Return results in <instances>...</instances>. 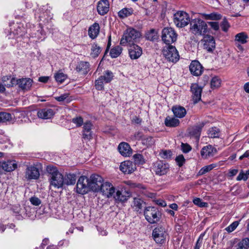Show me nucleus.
Returning a JSON list of instances; mask_svg holds the SVG:
<instances>
[{
    "mask_svg": "<svg viewBox=\"0 0 249 249\" xmlns=\"http://www.w3.org/2000/svg\"><path fill=\"white\" fill-rule=\"evenodd\" d=\"M145 38L149 41H156L159 38L158 32L155 29H152L146 33Z\"/></svg>",
    "mask_w": 249,
    "mask_h": 249,
    "instance_id": "obj_33",
    "label": "nucleus"
},
{
    "mask_svg": "<svg viewBox=\"0 0 249 249\" xmlns=\"http://www.w3.org/2000/svg\"><path fill=\"white\" fill-rule=\"evenodd\" d=\"M100 27L98 23H95L92 25L89 29L88 34L89 36L92 38H95L99 34Z\"/></svg>",
    "mask_w": 249,
    "mask_h": 249,
    "instance_id": "obj_30",
    "label": "nucleus"
},
{
    "mask_svg": "<svg viewBox=\"0 0 249 249\" xmlns=\"http://www.w3.org/2000/svg\"><path fill=\"white\" fill-rule=\"evenodd\" d=\"M133 12V10L132 8H124L118 12V16L121 18H124L131 15Z\"/></svg>",
    "mask_w": 249,
    "mask_h": 249,
    "instance_id": "obj_38",
    "label": "nucleus"
},
{
    "mask_svg": "<svg viewBox=\"0 0 249 249\" xmlns=\"http://www.w3.org/2000/svg\"><path fill=\"white\" fill-rule=\"evenodd\" d=\"M46 171L50 175V177L55 176L56 173H59L57 168L52 165L47 166L46 168Z\"/></svg>",
    "mask_w": 249,
    "mask_h": 249,
    "instance_id": "obj_47",
    "label": "nucleus"
},
{
    "mask_svg": "<svg viewBox=\"0 0 249 249\" xmlns=\"http://www.w3.org/2000/svg\"><path fill=\"white\" fill-rule=\"evenodd\" d=\"M201 41L203 43L204 49L208 52H212L214 50L215 42L213 36L209 35H205Z\"/></svg>",
    "mask_w": 249,
    "mask_h": 249,
    "instance_id": "obj_12",
    "label": "nucleus"
},
{
    "mask_svg": "<svg viewBox=\"0 0 249 249\" xmlns=\"http://www.w3.org/2000/svg\"><path fill=\"white\" fill-rule=\"evenodd\" d=\"M202 242V236L201 235L196 243L194 249H199Z\"/></svg>",
    "mask_w": 249,
    "mask_h": 249,
    "instance_id": "obj_63",
    "label": "nucleus"
},
{
    "mask_svg": "<svg viewBox=\"0 0 249 249\" xmlns=\"http://www.w3.org/2000/svg\"><path fill=\"white\" fill-rule=\"evenodd\" d=\"M116 190V189L111 183L106 182L103 183L99 191L102 193L103 195L107 198H110L113 197Z\"/></svg>",
    "mask_w": 249,
    "mask_h": 249,
    "instance_id": "obj_14",
    "label": "nucleus"
},
{
    "mask_svg": "<svg viewBox=\"0 0 249 249\" xmlns=\"http://www.w3.org/2000/svg\"><path fill=\"white\" fill-rule=\"evenodd\" d=\"M210 27L215 31H218L219 29V25L217 22L210 21L208 22Z\"/></svg>",
    "mask_w": 249,
    "mask_h": 249,
    "instance_id": "obj_59",
    "label": "nucleus"
},
{
    "mask_svg": "<svg viewBox=\"0 0 249 249\" xmlns=\"http://www.w3.org/2000/svg\"><path fill=\"white\" fill-rule=\"evenodd\" d=\"M239 223L238 221H234L230 225L226 228V230L229 232H231L233 231L238 226Z\"/></svg>",
    "mask_w": 249,
    "mask_h": 249,
    "instance_id": "obj_52",
    "label": "nucleus"
},
{
    "mask_svg": "<svg viewBox=\"0 0 249 249\" xmlns=\"http://www.w3.org/2000/svg\"><path fill=\"white\" fill-rule=\"evenodd\" d=\"M191 73L195 76H199L202 74L203 67L197 60L193 61L189 66Z\"/></svg>",
    "mask_w": 249,
    "mask_h": 249,
    "instance_id": "obj_22",
    "label": "nucleus"
},
{
    "mask_svg": "<svg viewBox=\"0 0 249 249\" xmlns=\"http://www.w3.org/2000/svg\"><path fill=\"white\" fill-rule=\"evenodd\" d=\"M133 159L135 164H142L144 163V160L142 155L139 154H135L133 156Z\"/></svg>",
    "mask_w": 249,
    "mask_h": 249,
    "instance_id": "obj_45",
    "label": "nucleus"
},
{
    "mask_svg": "<svg viewBox=\"0 0 249 249\" xmlns=\"http://www.w3.org/2000/svg\"><path fill=\"white\" fill-rule=\"evenodd\" d=\"M0 167L6 172H11L17 168V164L15 160H7L1 163Z\"/></svg>",
    "mask_w": 249,
    "mask_h": 249,
    "instance_id": "obj_27",
    "label": "nucleus"
},
{
    "mask_svg": "<svg viewBox=\"0 0 249 249\" xmlns=\"http://www.w3.org/2000/svg\"><path fill=\"white\" fill-rule=\"evenodd\" d=\"M109 4L107 0H101L98 2L97 9L101 15H104L109 11Z\"/></svg>",
    "mask_w": 249,
    "mask_h": 249,
    "instance_id": "obj_24",
    "label": "nucleus"
},
{
    "mask_svg": "<svg viewBox=\"0 0 249 249\" xmlns=\"http://www.w3.org/2000/svg\"><path fill=\"white\" fill-rule=\"evenodd\" d=\"M76 176L74 174H68L64 178V185H70L75 184L76 182Z\"/></svg>",
    "mask_w": 249,
    "mask_h": 249,
    "instance_id": "obj_37",
    "label": "nucleus"
},
{
    "mask_svg": "<svg viewBox=\"0 0 249 249\" xmlns=\"http://www.w3.org/2000/svg\"><path fill=\"white\" fill-rule=\"evenodd\" d=\"M129 56L131 59H137L142 54V48L136 44L128 45Z\"/></svg>",
    "mask_w": 249,
    "mask_h": 249,
    "instance_id": "obj_15",
    "label": "nucleus"
},
{
    "mask_svg": "<svg viewBox=\"0 0 249 249\" xmlns=\"http://www.w3.org/2000/svg\"><path fill=\"white\" fill-rule=\"evenodd\" d=\"M248 178V177L245 174V173L241 171L238 176L236 178V180L238 181H240L241 180H244L245 181L247 180Z\"/></svg>",
    "mask_w": 249,
    "mask_h": 249,
    "instance_id": "obj_57",
    "label": "nucleus"
},
{
    "mask_svg": "<svg viewBox=\"0 0 249 249\" xmlns=\"http://www.w3.org/2000/svg\"><path fill=\"white\" fill-rule=\"evenodd\" d=\"M219 129L217 127H212L209 130V137L212 138L219 137Z\"/></svg>",
    "mask_w": 249,
    "mask_h": 249,
    "instance_id": "obj_43",
    "label": "nucleus"
},
{
    "mask_svg": "<svg viewBox=\"0 0 249 249\" xmlns=\"http://www.w3.org/2000/svg\"><path fill=\"white\" fill-rule=\"evenodd\" d=\"M14 213L18 215H22L24 212V208H22L19 205L14 206L13 208Z\"/></svg>",
    "mask_w": 249,
    "mask_h": 249,
    "instance_id": "obj_49",
    "label": "nucleus"
},
{
    "mask_svg": "<svg viewBox=\"0 0 249 249\" xmlns=\"http://www.w3.org/2000/svg\"><path fill=\"white\" fill-rule=\"evenodd\" d=\"M162 53L165 58L170 62H177L179 59L178 53L176 47L173 46H168L163 48Z\"/></svg>",
    "mask_w": 249,
    "mask_h": 249,
    "instance_id": "obj_6",
    "label": "nucleus"
},
{
    "mask_svg": "<svg viewBox=\"0 0 249 249\" xmlns=\"http://www.w3.org/2000/svg\"><path fill=\"white\" fill-rule=\"evenodd\" d=\"M72 122L75 124L77 127H79L83 124V119L80 116L76 117L72 119Z\"/></svg>",
    "mask_w": 249,
    "mask_h": 249,
    "instance_id": "obj_51",
    "label": "nucleus"
},
{
    "mask_svg": "<svg viewBox=\"0 0 249 249\" xmlns=\"http://www.w3.org/2000/svg\"><path fill=\"white\" fill-rule=\"evenodd\" d=\"M202 17L206 20H217L222 18V16L217 13H211L210 14H202Z\"/></svg>",
    "mask_w": 249,
    "mask_h": 249,
    "instance_id": "obj_34",
    "label": "nucleus"
},
{
    "mask_svg": "<svg viewBox=\"0 0 249 249\" xmlns=\"http://www.w3.org/2000/svg\"><path fill=\"white\" fill-rule=\"evenodd\" d=\"M181 149L184 153H188L191 150V147L188 144L182 143Z\"/></svg>",
    "mask_w": 249,
    "mask_h": 249,
    "instance_id": "obj_62",
    "label": "nucleus"
},
{
    "mask_svg": "<svg viewBox=\"0 0 249 249\" xmlns=\"http://www.w3.org/2000/svg\"><path fill=\"white\" fill-rule=\"evenodd\" d=\"M236 249H248L249 248V238H244L237 245Z\"/></svg>",
    "mask_w": 249,
    "mask_h": 249,
    "instance_id": "obj_40",
    "label": "nucleus"
},
{
    "mask_svg": "<svg viewBox=\"0 0 249 249\" xmlns=\"http://www.w3.org/2000/svg\"><path fill=\"white\" fill-rule=\"evenodd\" d=\"M141 36V33L139 31L133 28H129L124 33L120 41V44L123 46H128L135 44Z\"/></svg>",
    "mask_w": 249,
    "mask_h": 249,
    "instance_id": "obj_2",
    "label": "nucleus"
},
{
    "mask_svg": "<svg viewBox=\"0 0 249 249\" xmlns=\"http://www.w3.org/2000/svg\"><path fill=\"white\" fill-rule=\"evenodd\" d=\"M171 151L170 150L167 151H163L160 153V156L164 159H167L168 158H170L171 156Z\"/></svg>",
    "mask_w": 249,
    "mask_h": 249,
    "instance_id": "obj_60",
    "label": "nucleus"
},
{
    "mask_svg": "<svg viewBox=\"0 0 249 249\" xmlns=\"http://www.w3.org/2000/svg\"><path fill=\"white\" fill-rule=\"evenodd\" d=\"M179 124L178 119L175 118L167 117L165 120V124L169 127H176Z\"/></svg>",
    "mask_w": 249,
    "mask_h": 249,
    "instance_id": "obj_35",
    "label": "nucleus"
},
{
    "mask_svg": "<svg viewBox=\"0 0 249 249\" xmlns=\"http://www.w3.org/2000/svg\"><path fill=\"white\" fill-rule=\"evenodd\" d=\"M12 115L7 112H0V123H4L11 121Z\"/></svg>",
    "mask_w": 249,
    "mask_h": 249,
    "instance_id": "obj_39",
    "label": "nucleus"
},
{
    "mask_svg": "<svg viewBox=\"0 0 249 249\" xmlns=\"http://www.w3.org/2000/svg\"><path fill=\"white\" fill-rule=\"evenodd\" d=\"M50 186L55 188H60L64 185V177L60 173H56L55 176L50 177Z\"/></svg>",
    "mask_w": 249,
    "mask_h": 249,
    "instance_id": "obj_16",
    "label": "nucleus"
},
{
    "mask_svg": "<svg viewBox=\"0 0 249 249\" xmlns=\"http://www.w3.org/2000/svg\"><path fill=\"white\" fill-rule=\"evenodd\" d=\"M102 49L96 43H93L91 45L90 55L92 57H96L101 52Z\"/></svg>",
    "mask_w": 249,
    "mask_h": 249,
    "instance_id": "obj_36",
    "label": "nucleus"
},
{
    "mask_svg": "<svg viewBox=\"0 0 249 249\" xmlns=\"http://www.w3.org/2000/svg\"><path fill=\"white\" fill-rule=\"evenodd\" d=\"M202 88L196 83H193L191 86V91L194 103L196 104L200 101Z\"/></svg>",
    "mask_w": 249,
    "mask_h": 249,
    "instance_id": "obj_17",
    "label": "nucleus"
},
{
    "mask_svg": "<svg viewBox=\"0 0 249 249\" xmlns=\"http://www.w3.org/2000/svg\"><path fill=\"white\" fill-rule=\"evenodd\" d=\"M55 112L51 108H44L37 111V115L41 119L46 120L51 119L54 115Z\"/></svg>",
    "mask_w": 249,
    "mask_h": 249,
    "instance_id": "obj_21",
    "label": "nucleus"
},
{
    "mask_svg": "<svg viewBox=\"0 0 249 249\" xmlns=\"http://www.w3.org/2000/svg\"><path fill=\"white\" fill-rule=\"evenodd\" d=\"M166 232L165 229L159 226L155 228L152 232V236L154 241L159 244H162L165 242Z\"/></svg>",
    "mask_w": 249,
    "mask_h": 249,
    "instance_id": "obj_9",
    "label": "nucleus"
},
{
    "mask_svg": "<svg viewBox=\"0 0 249 249\" xmlns=\"http://www.w3.org/2000/svg\"><path fill=\"white\" fill-rule=\"evenodd\" d=\"M76 70L83 74H86L89 71V64L88 62L81 61L76 66Z\"/></svg>",
    "mask_w": 249,
    "mask_h": 249,
    "instance_id": "obj_28",
    "label": "nucleus"
},
{
    "mask_svg": "<svg viewBox=\"0 0 249 249\" xmlns=\"http://www.w3.org/2000/svg\"><path fill=\"white\" fill-rule=\"evenodd\" d=\"M136 169L133 163L130 161H125L121 163L120 169L124 174H129L133 172Z\"/></svg>",
    "mask_w": 249,
    "mask_h": 249,
    "instance_id": "obj_23",
    "label": "nucleus"
},
{
    "mask_svg": "<svg viewBox=\"0 0 249 249\" xmlns=\"http://www.w3.org/2000/svg\"><path fill=\"white\" fill-rule=\"evenodd\" d=\"M77 192L81 194H85L90 191L89 178L85 176H81L76 185Z\"/></svg>",
    "mask_w": 249,
    "mask_h": 249,
    "instance_id": "obj_8",
    "label": "nucleus"
},
{
    "mask_svg": "<svg viewBox=\"0 0 249 249\" xmlns=\"http://www.w3.org/2000/svg\"><path fill=\"white\" fill-rule=\"evenodd\" d=\"M190 26V31L196 36H204L208 31L207 23L199 18L191 19Z\"/></svg>",
    "mask_w": 249,
    "mask_h": 249,
    "instance_id": "obj_1",
    "label": "nucleus"
},
{
    "mask_svg": "<svg viewBox=\"0 0 249 249\" xmlns=\"http://www.w3.org/2000/svg\"><path fill=\"white\" fill-rule=\"evenodd\" d=\"M144 214L146 220L151 224L157 223L160 220V217L159 209L155 207H146Z\"/></svg>",
    "mask_w": 249,
    "mask_h": 249,
    "instance_id": "obj_3",
    "label": "nucleus"
},
{
    "mask_svg": "<svg viewBox=\"0 0 249 249\" xmlns=\"http://www.w3.org/2000/svg\"><path fill=\"white\" fill-rule=\"evenodd\" d=\"M216 153V149L210 144L204 146L200 151L201 156L205 159H208L213 157Z\"/></svg>",
    "mask_w": 249,
    "mask_h": 249,
    "instance_id": "obj_20",
    "label": "nucleus"
},
{
    "mask_svg": "<svg viewBox=\"0 0 249 249\" xmlns=\"http://www.w3.org/2000/svg\"><path fill=\"white\" fill-rule=\"evenodd\" d=\"M18 79L14 77H11L10 79L9 83L4 84V86L7 87V88H10L16 85H18Z\"/></svg>",
    "mask_w": 249,
    "mask_h": 249,
    "instance_id": "obj_50",
    "label": "nucleus"
},
{
    "mask_svg": "<svg viewBox=\"0 0 249 249\" xmlns=\"http://www.w3.org/2000/svg\"><path fill=\"white\" fill-rule=\"evenodd\" d=\"M118 149L120 153L124 157H129L132 154L130 145L126 142H121L119 144Z\"/></svg>",
    "mask_w": 249,
    "mask_h": 249,
    "instance_id": "obj_25",
    "label": "nucleus"
},
{
    "mask_svg": "<svg viewBox=\"0 0 249 249\" xmlns=\"http://www.w3.org/2000/svg\"><path fill=\"white\" fill-rule=\"evenodd\" d=\"M176 161L178 163V165L181 167L182 166L185 162V159L182 155H180L177 157L176 158Z\"/></svg>",
    "mask_w": 249,
    "mask_h": 249,
    "instance_id": "obj_56",
    "label": "nucleus"
},
{
    "mask_svg": "<svg viewBox=\"0 0 249 249\" xmlns=\"http://www.w3.org/2000/svg\"><path fill=\"white\" fill-rule=\"evenodd\" d=\"M92 124L90 122L88 121L84 124L83 131H91Z\"/></svg>",
    "mask_w": 249,
    "mask_h": 249,
    "instance_id": "obj_58",
    "label": "nucleus"
},
{
    "mask_svg": "<svg viewBox=\"0 0 249 249\" xmlns=\"http://www.w3.org/2000/svg\"><path fill=\"white\" fill-rule=\"evenodd\" d=\"M33 80L30 78L18 79V87L23 90H28L31 87Z\"/></svg>",
    "mask_w": 249,
    "mask_h": 249,
    "instance_id": "obj_26",
    "label": "nucleus"
},
{
    "mask_svg": "<svg viewBox=\"0 0 249 249\" xmlns=\"http://www.w3.org/2000/svg\"><path fill=\"white\" fill-rule=\"evenodd\" d=\"M153 169L156 175L162 176L168 172L169 165L165 161L159 160L154 163Z\"/></svg>",
    "mask_w": 249,
    "mask_h": 249,
    "instance_id": "obj_11",
    "label": "nucleus"
},
{
    "mask_svg": "<svg viewBox=\"0 0 249 249\" xmlns=\"http://www.w3.org/2000/svg\"><path fill=\"white\" fill-rule=\"evenodd\" d=\"M177 36V34L172 28L165 27L162 31L161 39L166 44L169 45L175 42Z\"/></svg>",
    "mask_w": 249,
    "mask_h": 249,
    "instance_id": "obj_5",
    "label": "nucleus"
},
{
    "mask_svg": "<svg viewBox=\"0 0 249 249\" xmlns=\"http://www.w3.org/2000/svg\"><path fill=\"white\" fill-rule=\"evenodd\" d=\"M25 174V178L28 180L37 179L40 176L38 168L32 165L27 167Z\"/></svg>",
    "mask_w": 249,
    "mask_h": 249,
    "instance_id": "obj_18",
    "label": "nucleus"
},
{
    "mask_svg": "<svg viewBox=\"0 0 249 249\" xmlns=\"http://www.w3.org/2000/svg\"><path fill=\"white\" fill-rule=\"evenodd\" d=\"M113 77V73L109 71H106L103 75L100 76L95 81V87L96 89L103 90L104 84L110 82Z\"/></svg>",
    "mask_w": 249,
    "mask_h": 249,
    "instance_id": "obj_7",
    "label": "nucleus"
},
{
    "mask_svg": "<svg viewBox=\"0 0 249 249\" xmlns=\"http://www.w3.org/2000/svg\"><path fill=\"white\" fill-rule=\"evenodd\" d=\"M131 196V193L129 191L116 190L113 197L117 203H124Z\"/></svg>",
    "mask_w": 249,
    "mask_h": 249,
    "instance_id": "obj_13",
    "label": "nucleus"
},
{
    "mask_svg": "<svg viewBox=\"0 0 249 249\" xmlns=\"http://www.w3.org/2000/svg\"><path fill=\"white\" fill-rule=\"evenodd\" d=\"M83 138L85 140H89L93 138V132L92 131H83Z\"/></svg>",
    "mask_w": 249,
    "mask_h": 249,
    "instance_id": "obj_54",
    "label": "nucleus"
},
{
    "mask_svg": "<svg viewBox=\"0 0 249 249\" xmlns=\"http://www.w3.org/2000/svg\"><path fill=\"white\" fill-rule=\"evenodd\" d=\"M90 190L93 192H99L103 183V179L98 175H92L89 178Z\"/></svg>",
    "mask_w": 249,
    "mask_h": 249,
    "instance_id": "obj_10",
    "label": "nucleus"
},
{
    "mask_svg": "<svg viewBox=\"0 0 249 249\" xmlns=\"http://www.w3.org/2000/svg\"><path fill=\"white\" fill-rule=\"evenodd\" d=\"M220 79L217 77H213L211 81V87L212 88H217L220 86Z\"/></svg>",
    "mask_w": 249,
    "mask_h": 249,
    "instance_id": "obj_46",
    "label": "nucleus"
},
{
    "mask_svg": "<svg viewBox=\"0 0 249 249\" xmlns=\"http://www.w3.org/2000/svg\"><path fill=\"white\" fill-rule=\"evenodd\" d=\"M145 202L140 197H134L133 198V208L138 212L142 210L145 206Z\"/></svg>",
    "mask_w": 249,
    "mask_h": 249,
    "instance_id": "obj_32",
    "label": "nucleus"
},
{
    "mask_svg": "<svg viewBox=\"0 0 249 249\" xmlns=\"http://www.w3.org/2000/svg\"><path fill=\"white\" fill-rule=\"evenodd\" d=\"M54 78L57 82L63 83L67 78V75L64 73L58 71L54 75Z\"/></svg>",
    "mask_w": 249,
    "mask_h": 249,
    "instance_id": "obj_42",
    "label": "nucleus"
},
{
    "mask_svg": "<svg viewBox=\"0 0 249 249\" xmlns=\"http://www.w3.org/2000/svg\"><path fill=\"white\" fill-rule=\"evenodd\" d=\"M145 140H146V144L148 145H151L153 144L154 143V140L151 137H147Z\"/></svg>",
    "mask_w": 249,
    "mask_h": 249,
    "instance_id": "obj_64",
    "label": "nucleus"
},
{
    "mask_svg": "<svg viewBox=\"0 0 249 249\" xmlns=\"http://www.w3.org/2000/svg\"><path fill=\"white\" fill-rule=\"evenodd\" d=\"M249 36L245 32H241L235 36L234 41L236 43L245 44L248 42Z\"/></svg>",
    "mask_w": 249,
    "mask_h": 249,
    "instance_id": "obj_31",
    "label": "nucleus"
},
{
    "mask_svg": "<svg viewBox=\"0 0 249 249\" xmlns=\"http://www.w3.org/2000/svg\"><path fill=\"white\" fill-rule=\"evenodd\" d=\"M205 122H200L196 125L192 126L189 129V134L191 136L194 137L197 141H198L200 136L202 128L205 124Z\"/></svg>",
    "mask_w": 249,
    "mask_h": 249,
    "instance_id": "obj_19",
    "label": "nucleus"
},
{
    "mask_svg": "<svg viewBox=\"0 0 249 249\" xmlns=\"http://www.w3.org/2000/svg\"><path fill=\"white\" fill-rule=\"evenodd\" d=\"M174 23L178 28H182L190 23L189 15L183 11H178L174 15Z\"/></svg>",
    "mask_w": 249,
    "mask_h": 249,
    "instance_id": "obj_4",
    "label": "nucleus"
},
{
    "mask_svg": "<svg viewBox=\"0 0 249 249\" xmlns=\"http://www.w3.org/2000/svg\"><path fill=\"white\" fill-rule=\"evenodd\" d=\"M69 93H64L63 94L59 96L55 97L56 100L59 102L64 101L65 100H67V102H69V99H68L67 98L69 97Z\"/></svg>",
    "mask_w": 249,
    "mask_h": 249,
    "instance_id": "obj_53",
    "label": "nucleus"
},
{
    "mask_svg": "<svg viewBox=\"0 0 249 249\" xmlns=\"http://www.w3.org/2000/svg\"><path fill=\"white\" fill-rule=\"evenodd\" d=\"M31 203L35 206H38L41 203V200L36 197H32L30 198Z\"/></svg>",
    "mask_w": 249,
    "mask_h": 249,
    "instance_id": "obj_61",
    "label": "nucleus"
},
{
    "mask_svg": "<svg viewBox=\"0 0 249 249\" xmlns=\"http://www.w3.org/2000/svg\"><path fill=\"white\" fill-rule=\"evenodd\" d=\"M222 29L224 32H227L230 27V24L226 18H224L221 23Z\"/></svg>",
    "mask_w": 249,
    "mask_h": 249,
    "instance_id": "obj_55",
    "label": "nucleus"
},
{
    "mask_svg": "<svg viewBox=\"0 0 249 249\" xmlns=\"http://www.w3.org/2000/svg\"><path fill=\"white\" fill-rule=\"evenodd\" d=\"M122 52V47L119 46H117L111 49L110 55L112 58H116L120 55Z\"/></svg>",
    "mask_w": 249,
    "mask_h": 249,
    "instance_id": "obj_41",
    "label": "nucleus"
},
{
    "mask_svg": "<svg viewBox=\"0 0 249 249\" xmlns=\"http://www.w3.org/2000/svg\"><path fill=\"white\" fill-rule=\"evenodd\" d=\"M194 203L200 207H207L208 204L207 202L202 201L200 198H196L193 200Z\"/></svg>",
    "mask_w": 249,
    "mask_h": 249,
    "instance_id": "obj_48",
    "label": "nucleus"
},
{
    "mask_svg": "<svg viewBox=\"0 0 249 249\" xmlns=\"http://www.w3.org/2000/svg\"><path fill=\"white\" fill-rule=\"evenodd\" d=\"M172 111L174 115L178 118H183L186 114V109L181 106H176L172 107Z\"/></svg>",
    "mask_w": 249,
    "mask_h": 249,
    "instance_id": "obj_29",
    "label": "nucleus"
},
{
    "mask_svg": "<svg viewBox=\"0 0 249 249\" xmlns=\"http://www.w3.org/2000/svg\"><path fill=\"white\" fill-rule=\"evenodd\" d=\"M217 166L218 164L217 163H212L209 165L205 166L201 169L200 172L201 174H204L210 171L214 168H216L217 167Z\"/></svg>",
    "mask_w": 249,
    "mask_h": 249,
    "instance_id": "obj_44",
    "label": "nucleus"
}]
</instances>
